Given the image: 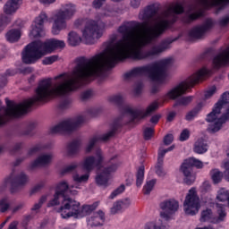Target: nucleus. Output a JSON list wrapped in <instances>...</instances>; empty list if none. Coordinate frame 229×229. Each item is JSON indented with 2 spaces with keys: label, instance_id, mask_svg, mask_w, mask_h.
<instances>
[{
  "label": "nucleus",
  "instance_id": "obj_49",
  "mask_svg": "<svg viewBox=\"0 0 229 229\" xmlns=\"http://www.w3.org/2000/svg\"><path fill=\"white\" fill-rule=\"evenodd\" d=\"M216 90H217V89L216 88V86H212L211 88H209L204 95L205 99H210V98L213 97L214 94H216Z\"/></svg>",
  "mask_w": 229,
  "mask_h": 229
},
{
  "label": "nucleus",
  "instance_id": "obj_23",
  "mask_svg": "<svg viewBox=\"0 0 229 229\" xmlns=\"http://www.w3.org/2000/svg\"><path fill=\"white\" fill-rule=\"evenodd\" d=\"M160 10V5L157 4H153L148 5L145 9L140 12L139 19L140 21H144V22H148L153 17H157L158 12Z\"/></svg>",
  "mask_w": 229,
  "mask_h": 229
},
{
  "label": "nucleus",
  "instance_id": "obj_29",
  "mask_svg": "<svg viewBox=\"0 0 229 229\" xmlns=\"http://www.w3.org/2000/svg\"><path fill=\"white\" fill-rule=\"evenodd\" d=\"M193 150L198 155H203L208 151V144L204 139H199L194 144Z\"/></svg>",
  "mask_w": 229,
  "mask_h": 229
},
{
  "label": "nucleus",
  "instance_id": "obj_20",
  "mask_svg": "<svg viewBox=\"0 0 229 229\" xmlns=\"http://www.w3.org/2000/svg\"><path fill=\"white\" fill-rule=\"evenodd\" d=\"M28 183V175L21 173L17 176L12 173L9 177L5 179V185H10L11 192H17L21 187Z\"/></svg>",
  "mask_w": 229,
  "mask_h": 229
},
{
  "label": "nucleus",
  "instance_id": "obj_58",
  "mask_svg": "<svg viewBox=\"0 0 229 229\" xmlns=\"http://www.w3.org/2000/svg\"><path fill=\"white\" fill-rule=\"evenodd\" d=\"M120 203L122 204V207L124 209L128 208V207H130V205H131V200H130L129 199H125L124 200H120Z\"/></svg>",
  "mask_w": 229,
  "mask_h": 229
},
{
  "label": "nucleus",
  "instance_id": "obj_53",
  "mask_svg": "<svg viewBox=\"0 0 229 229\" xmlns=\"http://www.w3.org/2000/svg\"><path fill=\"white\" fill-rule=\"evenodd\" d=\"M93 94L91 89H88L81 93V99H82V101H87V99H90V97L93 96Z\"/></svg>",
  "mask_w": 229,
  "mask_h": 229
},
{
  "label": "nucleus",
  "instance_id": "obj_37",
  "mask_svg": "<svg viewBox=\"0 0 229 229\" xmlns=\"http://www.w3.org/2000/svg\"><path fill=\"white\" fill-rule=\"evenodd\" d=\"M47 201V195H43L38 203L34 204V206L31 208L32 212H37L38 210H40L42 208V205Z\"/></svg>",
  "mask_w": 229,
  "mask_h": 229
},
{
  "label": "nucleus",
  "instance_id": "obj_22",
  "mask_svg": "<svg viewBox=\"0 0 229 229\" xmlns=\"http://www.w3.org/2000/svg\"><path fill=\"white\" fill-rule=\"evenodd\" d=\"M199 17H203L202 9L198 10V5L191 4L182 17V22H184V24H191V22H194V21H198Z\"/></svg>",
  "mask_w": 229,
  "mask_h": 229
},
{
  "label": "nucleus",
  "instance_id": "obj_44",
  "mask_svg": "<svg viewBox=\"0 0 229 229\" xmlns=\"http://www.w3.org/2000/svg\"><path fill=\"white\" fill-rule=\"evenodd\" d=\"M156 174L157 176H165V171H164V162L157 161L156 165Z\"/></svg>",
  "mask_w": 229,
  "mask_h": 229
},
{
  "label": "nucleus",
  "instance_id": "obj_57",
  "mask_svg": "<svg viewBox=\"0 0 229 229\" xmlns=\"http://www.w3.org/2000/svg\"><path fill=\"white\" fill-rule=\"evenodd\" d=\"M225 173H224V176H225V179L229 182V161L225 162Z\"/></svg>",
  "mask_w": 229,
  "mask_h": 229
},
{
  "label": "nucleus",
  "instance_id": "obj_48",
  "mask_svg": "<svg viewBox=\"0 0 229 229\" xmlns=\"http://www.w3.org/2000/svg\"><path fill=\"white\" fill-rule=\"evenodd\" d=\"M154 132H155V129H153V127L146 128L143 132L145 140H149L151 137H153Z\"/></svg>",
  "mask_w": 229,
  "mask_h": 229
},
{
  "label": "nucleus",
  "instance_id": "obj_41",
  "mask_svg": "<svg viewBox=\"0 0 229 229\" xmlns=\"http://www.w3.org/2000/svg\"><path fill=\"white\" fill-rule=\"evenodd\" d=\"M174 149V146H171L165 149H159L157 162H164V157H165V153H169V151H173Z\"/></svg>",
  "mask_w": 229,
  "mask_h": 229
},
{
  "label": "nucleus",
  "instance_id": "obj_39",
  "mask_svg": "<svg viewBox=\"0 0 229 229\" xmlns=\"http://www.w3.org/2000/svg\"><path fill=\"white\" fill-rule=\"evenodd\" d=\"M191 101H192V97L191 96L181 98L176 101L175 106H187Z\"/></svg>",
  "mask_w": 229,
  "mask_h": 229
},
{
  "label": "nucleus",
  "instance_id": "obj_26",
  "mask_svg": "<svg viewBox=\"0 0 229 229\" xmlns=\"http://www.w3.org/2000/svg\"><path fill=\"white\" fill-rule=\"evenodd\" d=\"M22 0H8L4 5V12L6 15H13L21 8Z\"/></svg>",
  "mask_w": 229,
  "mask_h": 229
},
{
  "label": "nucleus",
  "instance_id": "obj_14",
  "mask_svg": "<svg viewBox=\"0 0 229 229\" xmlns=\"http://www.w3.org/2000/svg\"><path fill=\"white\" fill-rule=\"evenodd\" d=\"M201 208V203L199 202V197L196 191V188H191L186 195L183 202V210L187 216H196Z\"/></svg>",
  "mask_w": 229,
  "mask_h": 229
},
{
  "label": "nucleus",
  "instance_id": "obj_59",
  "mask_svg": "<svg viewBox=\"0 0 229 229\" xmlns=\"http://www.w3.org/2000/svg\"><path fill=\"white\" fill-rule=\"evenodd\" d=\"M17 74V72L15 70H7L4 75L1 76V78H6L8 76H15Z\"/></svg>",
  "mask_w": 229,
  "mask_h": 229
},
{
  "label": "nucleus",
  "instance_id": "obj_12",
  "mask_svg": "<svg viewBox=\"0 0 229 229\" xmlns=\"http://www.w3.org/2000/svg\"><path fill=\"white\" fill-rule=\"evenodd\" d=\"M74 188L80 189L78 185L69 186L65 181L59 182L55 188L54 199L47 203V207H56V205H60V203L61 207H64L65 201H74V199L65 196L67 191H71V189Z\"/></svg>",
  "mask_w": 229,
  "mask_h": 229
},
{
  "label": "nucleus",
  "instance_id": "obj_5",
  "mask_svg": "<svg viewBox=\"0 0 229 229\" xmlns=\"http://www.w3.org/2000/svg\"><path fill=\"white\" fill-rule=\"evenodd\" d=\"M108 101L109 103H113V105L120 106L123 114L130 115V117H131V121H135V119H144V117H148L150 114L158 110V106H160L158 101L155 100L148 106L146 110L133 109L130 106L123 104V98L121 94L110 96L108 98Z\"/></svg>",
  "mask_w": 229,
  "mask_h": 229
},
{
  "label": "nucleus",
  "instance_id": "obj_28",
  "mask_svg": "<svg viewBox=\"0 0 229 229\" xmlns=\"http://www.w3.org/2000/svg\"><path fill=\"white\" fill-rule=\"evenodd\" d=\"M81 148V140L80 139L73 140L67 145V154L70 157H72V155H77V153H80Z\"/></svg>",
  "mask_w": 229,
  "mask_h": 229
},
{
  "label": "nucleus",
  "instance_id": "obj_46",
  "mask_svg": "<svg viewBox=\"0 0 229 229\" xmlns=\"http://www.w3.org/2000/svg\"><path fill=\"white\" fill-rule=\"evenodd\" d=\"M10 21H12V19L6 15H4L0 18V33L4 30V28H6Z\"/></svg>",
  "mask_w": 229,
  "mask_h": 229
},
{
  "label": "nucleus",
  "instance_id": "obj_19",
  "mask_svg": "<svg viewBox=\"0 0 229 229\" xmlns=\"http://www.w3.org/2000/svg\"><path fill=\"white\" fill-rule=\"evenodd\" d=\"M46 21H47V14L42 12L32 23L30 37H32V38L44 37L46 35V31L44 30V22Z\"/></svg>",
  "mask_w": 229,
  "mask_h": 229
},
{
  "label": "nucleus",
  "instance_id": "obj_54",
  "mask_svg": "<svg viewBox=\"0 0 229 229\" xmlns=\"http://www.w3.org/2000/svg\"><path fill=\"white\" fill-rule=\"evenodd\" d=\"M76 167H78V163H72L69 165L63 170V174H65V173H72Z\"/></svg>",
  "mask_w": 229,
  "mask_h": 229
},
{
  "label": "nucleus",
  "instance_id": "obj_6",
  "mask_svg": "<svg viewBox=\"0 0 229 229\" xmlns=\"http://www.w3.org/2000/svg\"><path fill=\"white\" fill-rule=\"evenodd\" d=\"M83 24L85 27L81 32L86 44H94L98 38H101L106 28V24L99 21L79 19L74 22L75 28H81Z\"/></svg>",
  "mask_w": 229,
  "mask_h": 229
},
{
  "label": "nucleus",
  "instance_id": "obj_7",
  "mask_svg": "<svg viewBox=\"0 0 229 229\" xmlns=\"http://www.w3.org/2000/svg\"><path fill=\"white\" fill-rule=\"evenodd\" d=\"M98 207V204L84 205L80 207V202L76 200H65L64 206L60 207L57 209L63 219H69V217H75V219H81L89 214L94 212V209Z\"/></svg>",
  "mask_w": 229,
  "mask_h": 229
},
{
  "label": "nucleus",
  "instance_id": "obj_33",
  "mask_svg": "<svg viewBox=\"0 0 229 229\" xmlns=\"http://www.w3.org/2000/svg\"><path fill=\"white\" fill-rule=\"evenodd\" d=\"M209 174L214 183H219L221 180H223V172L219 171L217 168L211 170Z\"/></svg>",
  "mask_w": 229,
  "mask_h": 229
},
{
  "label": "nucleus",
  "instance_id": "obj_64",
  "mask_svg": "<svg viewBox=\"0 0 229 229\" xmlns=\"http://www.w3.org/2000/svg\"><path fill=\"white\" fill-rule=\"evenodd\" d=\"M19 225V222L13 221L9 225L8 229H18L17 226Z\"/></svg>",
  "mask_w": 229,
  "mask_h": 229
},
{
  "label": "nucleus",
  "instance_id": "obj_42",
  "mask_svg": "<svg viewBox=\"0 0 229 229\" xmlns=\"http://www.w3.org/2000/svg\"><path fill=\"white\" fill-rule=\"evenodd\" d=\"M126 191V187L124 184H121L118 188H116L109 196L110 199H114V198H117L119 194H123V191Z\"/></svg>",
  "mask_w": 229,
  "mask_h": 229
},
{
  "label": "nucleus",
  "instance_id": "obj_55",
  "mask_svg": "<svg viewBox=\"0 0 229 229\" xmlns=\"http://www.w3.org/2000/svg\"><path fill=\"white\" fill-rule=\"evenodd\" d=\"M218 24L222 28H225V26H228V24H229V15H226V16L221 18L218 21Z\"/></svg>",
  "mask_w": 229,
  "mask_h": 229
},
{
  "label": "nucleus",
  "instance_id": "obj_11",
  "mask_svg": "<svg viewBox=\"0 0 229 229\" xmlns=\"http://www.w3.org/2000/svg\"><path fill=\"white\" fill-rule=\"evenodd\" d=\"M204 166L205 164L196 157H189L185 159L181 166L185 183H187V185H192V182H196V174L192 173V167H196V169H203Z\"/></svg>",
  "mask_w": 229,
  "mask_h": 229
},
{
  "label": "nucleus",
  "instance_id": "obj_25",
  "mask_svg": "<svg viewBox=\"0 0 229 229\" xmlns=\"http://www.w3.org/2000/svg\"><path fill=\"white\" fill-rule=\"evenodd\" d=\"M52 160L53 154H43L30 164V169H35L36 167H46V165H49V164H51Z\"/></svg>",
  "mask_w": 229,
  "mask_h": 229
},
{
  "label": "nucleus",
  "instance_id": "obj_18",
  "mask_svg": "<svg viewBox=\"0 0 229 229\" xmlns=\"http://www.w3.org/2000/svg\"><path fill=\"white\" fill-rule=\"evenodd\" d=\"M214 28V20L207 19L203 24L196 25L189 31V37L199 40L203 38Z\"/></svg>",
  "mask_w": 229,
  "mask_h": 229
},
{
  "label": "nucleus",
  "instance_id": "obj_4",
  "mask_svg": "<svg viewBox=\"0 0 229 229\" xmlns=\"http://www.w3.org/2000/svg\"><path fill=\"white\" fill-rule=\"evenodd\" d=\"M229 93L224 92L219 100L214 106L211 113H209L206 118L208 123H210L208 125L209 133H216L223 124L229 121Z\"/></svg>",
  "mask_w": 229,
  "mask_h": 229
},
{
  "label": "nucleus",
  "instance_id": "obj_51",
  "mask_svg": "<svg viewBox=\"0 0 229 229\" xmlns=\"http://www.w3.org/2000/svg\"><path fill=\"white\" fill-rule=\"evenodd\" d=\"M201 192H210L212 191V185H210V182L208 181H205L201 187Z\"/></svg>",
  "mask_w": 229,
  "mask_h": 229
},
{
  "label": "nucleus",
  "instance_id": "obj_8",
  "mask_svg": "<svg viewBox=\"0 0 229 229\" xmlns=\"http://www.w3.org/2000/svg\"><path fill=\"white\" fill-rule=\"evenodd\" d=\"M211 75L212 70H208L207 67H203L199 70L198 72L194 73L186 81L181 82L179 85L168 91L166 97L170 99H176V98H180V96L185 94L189 89L194 87L196 83L201 81V80H205V78H208V76Z\"/></svg>",
  "mask_w": 229,
  "mask_h": 229
},
{
  "label": "nucleus",
  "instance_id": "obj_34",
  "mask_svg": "<svg viewBox=\"0 0 229 229\" xmlns=\"http://www.w3.org/2000/svg\"><path fill=\"white\" fill-rule=\"evenodd\" d=\"M157 183L156 179H152L150 181H147L145 185L143 186V194H151V191H153V188L155 187V184Z\"/></svg>",
  "mask_w": 229,
  "mask_h": 229
},
{
  "label": "nucleus",
  "instance_id": "obj_38",
  "mask_svg": "<svg viewBox=\"0 0 229 229\" xmlns=\"http://www.w3.org/2000/svg\"><path fill=\"white\" fill-rule=\"evenodd\" d=\"M115 13H117V12H115V9H114V6L107 5L105 8L104 13L101 14V17H114Z\"/></svg>",
  "mask_w": 229,
  "mask_h": 229
},
{
  "label": "nucleus",
  "instance_id": "obj_31",
  "mask_svg": "<svg viewBox=\"0 0 229 229\" xmlns=\"http://www.w3.org/2000/svg\"><path fill=\"white\" fill-rule=\"evenodd\" d=\"M21 38V30H11L6 34V39L8 42H17Z\"/></svg>",
  "mask_w": 229,
  "mask_h": 229
},
{
  "label": "nucleus",
  "instance_id": "obj_40",
  "mask_svg": "<svg viewBox=\"0 0 229 229\" xmlns=\"http://www.w3.org/2000/svg\"><path fill=\"white\" fill-rule=\"evenodd\" d=\"M10 208V199L7 197L0 200V212L4 213Z\"/></svg>",
  "mask_w": 229,
  "mask_h": 229
},
{
  "label": "nucleus",
  "instance_id": "obj_56",
  "mask_svg": "<svg viewBox=\"0 0 229 229\" xmlns=\"http://www.w3.org/2000/svg\"><path fill=\"white\" fill-rule=\"evenodd\" d=\"M174 140V137L173 134H167L166 136H165L164 138V144L165 146H169V144H171Z\"/></svg>",
  "mask_w": 229,
  "mask_h": 229
},
{
  "label": "nucleus",
  "instance_id": "obj_13",
  "mask_svg": "<svg viewBox=\"0 0 229 229\" xmlns=\"http://www.w3.org/2000/svg\"><path fill=\"white\" fill-rule=\"evenodd\" d=\"M83 123H85L83 116H78L74 119L69 118L50 128L49 133L55 135V133H64V131H74V130H78Z\"/></svg>",
  "mask_w": 229,
  "mask_h": 229
},
{
  "label": "nucleus",
  "instance_id": "obj_1",
  "mask_svg": "<svg viewBox=\"0 0 229 229\" xmlns=\"http://www.w3.org/2000/svg\"><path fill=\"white\" fill-rule=\"evenodd\" d=\"M184 9L182 4L176 3L168 6L161 13V19L152 26L146 28L143 33H138L140 23L137 21L123 22L106 42L105 49L91 58L79 57L72 73H64V96L80 89L87 80H94L105 75L106 71L114 69L119 62L131 58V60H152L155 56L171 49V44L176 38H166L159 44L152 46L144 50L157 38H160L176 21L178 15L183 13Z\"/></svg>",
  "mask_w": 229,
  "mask_h": 229
},
{
  "label": "nucleus",
  "instance_id": "obj_16",
  "mask_svg": "<svg viewBox=\"0 0 229 229\" xmlns=\"http://www.w3.org/2000/svg\"><path fill=\"white\" fill-rule=\"evenodd\" d=\"M216 216L212 213V209H206L201 212L200 222L201 223H212L217 225L223 223L226 219V210L222 204H216Z\"/></svg>",
  "mask_w": 229,
  "mask_h": 229
},
{
  "label": "nucleus",
  "instance_id": "obj_9",
  "mask_svg": "<svg viewBox=\"0 0 229 229\" xmlns=\"http://www.w3.org/2000/svg\"><path fill=\"white\" fill-rule=\"evenodd\" d=\"M104 161L105 157L103 156V151H101L100 148H98L94 156L87 157L82 163V168L88 174L81 176L80 174L73 175V182L76 183H85V182H89V178H90V174L89 173H91V171H94L95 169L99 171V169L103 167Z\"/></svg>",
  "mask_w": 229,
  "mask_h": 229
},
{
  "label": "nucleus",
  "instance_id": "obj_61",
  "mask_svg": "<svg viewBox=\"0 0 229 229\" xmlns=\"http://www.w3.org/2000/svg\"><path fill=\"white\" fill-rule=\"evenodd\" d=\"M142 92V82H140L137 84V86L134 89V94H136V96H139V94H140Z\"/></svg>",
  "mask_w": 229,
  "mask_h": 229
},
{
  "label": "nucleus",
  "instance_id": "obj_45",
  "mask_svg": "<svg viewBox=\"0 0 229 229\" xmlns=\"http://www.w3.org/2000/svg\"><path fill=\"white\" fill-rule=\"evenodd\" d=\"M56 60H58V55H51V56L45 57L42 61V64L43 65H51L55 64Z\"/></svg>",
  "mask_w": 229,
  "mask_h": 229
},
{
  "label": "nucleus",
  "instance_id": "obj_2",
  "mask_svg": "<svg viewBox=\"0 0 229 229\" xmlns=\"http://www.w3.org/2000/svg\"><path fill=\"white\" fill-rule=\"evenodd\" d=\"M65 41L51 38L45 42L40 40L33 41L27 45L21 54L23 64H31L40 60L42 56L53 53L55 49H64Z\"/></svg>",
  "mask_w": 229,
  "mask_h": 229
},
{
  "label": "nucleus",
  "instance_id": "obj_21",
  "mask_svg": "<svg viewBox=\"0 0 229 229\" xmlns=\"http://www.w3.org/2000/svg\"><path fill=\"white\" fill-rule=\"evenodd\" d=\"M118 128H119V125L117 124L114 125L113 129L109 132L102 136H94L93 138H91L86 148V153H90V151H92V149L94 148V146H96L98 142H106V140H108L110 137H114Z\"/></svg>",
  "mask_w": 229,
  "mask_h": 229
},
{
  "label": "nucleus",
  "instance_id": "obj_24",
  "mask_svg": "<svg viewBox=\"0 0 229 229\" xmlns=\"http://www.w3.org/2000/svg\"><path fill=\"white\" fill-rule=\"evenodd\" d=\"M198 2L204 10H210L214 6H218L219 10H223L229 4V0H198Z\"/></svg>",
  "mask_w": 229,
  "mask_h": 229
},
{
  "label": "nucleus",
  "instance_id": "obj_36",
  "mask_svg": "<svg viewBox=\"0 0 229 229\" xmlns=\"http://www.w3.org/2000/svg\"><path fill=\"white\" fill-rule=\"evenodd\" d=\"M201 109V104H199L198 106L194 107L191 111L188 112L185 116L186 121H192L198 114H199V110Z\"/></svg>",
  "mask_w": 229,
  "mask_h": 229
},
{
  "label": "nucleus",
  "instance_id": "obj_62",
  "mask_svg": "<svg viewBox=\"0 0 229 229\" xmlns=\"http://www.w3.org/2000/svg\"><path fill=\"white\" fill-rule=\"evenodd\" d=\"M45 182H41L39 183H38L33 189H32V192H38V191H40V189H42L44 187Z\"/></svg>",
  "mask_w": 229,
  "mask_h": 229
},
{
  "label": "nucleus",
  "instance_id": "obj_60",
  "mask_svg": "<svg viewBox=\"0 0 229 229\" xmlns=\"http://www.w3.org/2000/svg\"><path fill=\"white\" fill-rule=\"evenodd\" d=\"M160 117H162V115L154 114L150 119V123H152V124H157L158 121H160Z\"/></svg>",
  "mask_w": 229,
  "mask_h": 229
},
{
  "label": "nucleus",
  "instance_id": "obj_15",
  "mask_svg": "<svg viewBox=\"0 0 229 229\" xmlns=\"http://www.w3.org/2000/svg\"><path fill=\"white\" fill-rule=\"evenodd\" d=\"M120 164L117 157H112L109 160V165L104 168L101 174H97L95 178L97 185H99L100 187H108V185H110V183H108V182H110V174L117 171Z\"/></svg>",
  "mask_w": 229,
  "mask_h": 229
},
{
  "label": "nucleus",
  "instance_id": "obj_35",
  "mask_svg": "<svg viewBox=\"0 0 229 229\" xmlns=\"http://www.w3.org/2000/svg\"><path fill=\"white\" fill-rule=\"evenodd\" d=\"M144 182V166L141 165L139 167L136 174V185L137 187H140Z\"/></svg>",
  "mask_w": 229,
  "mask_h": 229
},
{
  "label": "nucleus",
  "instance_id": "obj_43",
  "mask_svg": "<svg viewBox=\"0 0 229 229\" xmlns=\"http://www.w3.org/2000/svg\"><path fill=\"white\" fill-rule=\"evenodd\" d=\"M46 148L49 147L38 144L29 150L28 157H31V155H35V153H38V151H42V149H46Z\"/></svg>",
  "mask_w": 229,
  "mask_h": 229
},
{
  "label": "nucleus",
  "instance_id": "obj_32",
  "mask_svg": "<svg viewBox=\"0 0 229 229\" xmlns=\"http://www.w3.org/2000/svg\"><path fill=\"white\" fill-rule=\"evenodd\" d=\"M145 229H167V226L162 223V219L156 222H148L145 225Z\"/></svg>",
  "mask_w": 229,
  "mask_h": 229
},
{
  "label": "nucleus",
  "instance_id": "obj_50",
  "mask_svg": "<svg viewBox=\"0 0 229 229\" xmlns=\"http://www.w3.org/2000/svg\"><path fill=\"white\" fill-rule=\"evenodd\" d=\"M189 137H191V132L189 131V130L184 129L181 132L179 140H181V142H184V140H188Z\"/></svg>",
  "mask_w": 229,
  "mask_h": 229
},
{
  "label": "nucleus",
  "instance_id": "obj_52",
  "mask_svg": "<svg viewBox=\"0 0 229 229\" xmlns=\"http://www.w3.org/2000/svg\"><path fill=\"white\" fill-rule=\"evenodd\" d=\"M70 106H71V99L70 98H66V99L61 101L59 104V108H61V110H66V108H69Z\"/></svg>",
  "mask_w": 229,
  "mask_h": 229
},
{
  "label": "nucleus",
  "instance_id": "obj_10",
  "mask_svg": "<svg viewBox=\"0 0 229 229\" xmlns=\"http://www.w3.org/2000/svg\"><path fill=\"white\" fill-rule=\"evenodd\" d=\"M76 13V5L72 4H65L62 6V9L57 12L54 16V24L52 27L53 35H59L62 30L67 28L65 21L72 19Z\"/></svg>",
  "mask_w": 229,
  "mask_h": 229
},
{
  "label": "nucleus",
  "instance_id": "obj_17",
  "mask_svg": "<svg viewBox=\"0 0 229 229\" xmlns=\"http://www.w3.org/2000/svg\"><path fill=\"white\" fill-rule=\"evenodd\" d=\"M159 207L162 210L160 212V217L165 219V221H170V219H173V215L178 212V208H180V203L174 199H170L161 202Z\"/></svg>",
  "mask_w": 229,
  "mask_h": 229
},
{
  "label": "nucleus",
  "instance_id": "obj_3",
  "mask_svg": "<svg viewBox=\"0 0 229 229\" xmlns=\"http://www.w3.org/2000/svg\"><path fill=\"white\" fill-rule=\"evenodd\" d=\"M172 64V58L162 59L158 63L132 68L131 71L124 73L123 79L128 81L132 78H138L139 76H148L149 80L152 81L164 83V81H165L167 68L171 67Z\"/></svg>",
  "mask_w": 229,
  "mask_h": 229
},
{
  "label": "nucleus",
  "instance_id": "obj_27",
  "mask_svg": "<svg viewBox=\"0 0 229 229\" xmlns=\"http://www.w3.org/2000/svg\"><path fill=\"white\" fill-rule=\"evenodd\" d=\"M89 226H101L105 223V213L101 210L93 213L90 218L87 219Z\"/></svg>",
  "mask_w": 229,
  "mask_h": 229
},
{
  "label": "nucleus",
  "instance_id": "obj_30",
  "mask_svg": "<svg viewBox=\"0 0 229 229\" xmlns=\"http://www.w3.org/2000/svg\"><path fill=\"white\" fill-rule=\"evenodd\" d=\"M68 44L72 47H76V46H80L81 44V37L78 35L75 31H71L68 34Z\"/></svg>",
  "mask_w": 229,
  "mask_h": 229
},
{
  "label": "nucleus",
  "instance_id": "obj_63",
  "mask_svg": "<svg viewBox=\"0 0 229 229\" xmlns=\"http://www.w3.org/2000/svg\"><path fill=\"white\" fill-rule=\"evenodd\" d=\"M142 0H131V5L132 6V8H139V6H140V2Z\"/></svg>",
  "mask_w": 229,
  "mask_h": 229
},
{
  "label": "nucleus",
  "instance_id": "obj_47",
  "mask_svg": "<svg viewBox=\"0 0 229 229\" xmlns=\"http://www.w3.org/2000/svg\"><path fill=\"white\" fill-rule=\"evenodd\" d=\"M122 210H124L123 204H121V201H116L111 208V214H118V212H122Z\"/></svg>",
  "mask_w": 229,
  "mask_h": 229
}]
</instances>
